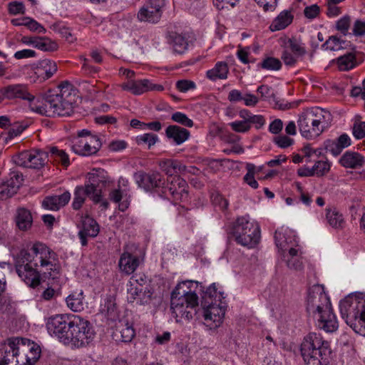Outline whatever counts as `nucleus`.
<instances>
[{
  "instance_id": "6",
  "label": "nucleus",
  "mask_w": 365,
  "mask_h": 365,
  "mask_svg": "<svg viewBox=\"0 0 365 365\" xmlns=\"http://www.w3.org/2000/svg\"><path fill=\"white\" fill-rule=\"evenodd\" d=\"M340 313L353 330L365 336V299L346 297L339 303Z\"/></svg>"
},
{
  "instance_id": "8",
  "label": "nucleus",
  "mask_w": 365,
  "mask_h": 365,
  "mask_svg": "<svg viewBox=\"0 0 365 365\" xmlns=\"http://www.w3.org/2000/svg\"><path fill=\"white\" fill-rule=\"evenodd\" d=\"M66 345L76 348L83 347L89 344L95 336V332L91 323L79 316H73L68 334Z\"/></svg>"
},
{
  "instance_id": "10",
  "label": "nucleus",
  "mask_w": 365,
  "mask_h": 365,
  "mask_svg": "<svg viewBox=\"0 0 365 365\" xmlns=\"http://www.w3.org/2000/svg\"><path fill=\"white\" fill-rule=\"evenodd\" d=\"M16 339L19 358L15 365H34L40 357V346L26 338Z\"/></svg>"
},
{
  "instance_id": "55",
  "label": "nucleus",
  "mask_w": 365,
  "mask_h": 365,
  "mask_svg": "<svg viewBox=\"0 0 365 365\" xmlns=\"http://www.w3.org/2000/svg\"><path fill=\"white\" fill-rule=\"evenodd\" d=\"M327 152H329L334 156H338L344 150L336 140H327L325 143Z\"/></svg>"
},
{
  "instance_id": "18",
  "label": "nucleus",
  "mask_w": 365,
  "mask_h": 365,
  "mask_svg": "<svg viewBox=\"0 0 365 365\" xmlns=\"http://www.w3.org/2000/svg\"><path fill=\"white\" fill-rule=\"evenodd\" d=\"M123 91L130 92L133 95H141L150 91H161L163 86L159 84H154L148 79L128 80L120 85Z\"/></svg>"
},
{
  "instance_id": "48",
  "label": "nucleus",
  "mask_w": 365,
  "mask_h": 365,
  "mask_svg": "<svg viewBox=\"0 0 365 365\" xmlns=\"http://www.w3.org/2000/svg\"><path fill=\"white\" fill-rule=\"evenodd\" d=\"M26 125L16 123L9 129L7 133L5 134L4 140L8 142L14 138L19 135L26 128Z\"/></svg>"
},
{
  "instance_id": "5",
  "label": "nucleus",
  "mask_w": 365,
  "mask_h": 365,
  "mask_svg": "<svg viewBox=\"0 0 365 365\" xmlns=\"http://www.w3.org/2000/svg\"><path fill=\"white\" fill-rule=\"evenodd\" d=\"M331 120L330 112L319 107L303 110L298 115L297 125L301 135L307 139L319 136Z\"/></svg>"
},
{
  "instance_id": "4",
  "label": "nucleus",
  "mask_w": 365,
  "mask_h": 365,
  "mask_svg": "<svg viewBox=\"0 0 365 365\" xmlns=\"http://www.w3.org/2000/svg\"><path fill=\"white\" fill-rule=\"evenodd\" d=\"M300 352L306 365H328L332 354L329 342L315 332L304 338Z\"/></svg>"
},
{
  "instance_id": "58",
  "label": "nucleus",
  "mask_w": 365,
  "mask_h": 365,
  "mask_svg": "<svg viewBox=\"0 0 365 365\" xmlns=\"http://www.w3.org/2000/svg\"><path fill=\"white\" fill-rule=\"evenodd\" d=\"M284 260L289 269L301 270L303 268V264L299 257H286Z\"/></svg>"
},
{
  "instance_id": "36",
  "label": "nucleus",
  "mask_w": 365,
  "mask_h": 365,
  "mask_svg": "<svg viewBox=\"0 0 365 365\" xmlns=\"http://www.w3.org/2000/svg\"><path fill=\"white\" fill-rule=\"evenodd\" d=\"M33 223V217L31 212L26 208H19L16 210V224L21 231L29 230Z\"/></svg>"
},
{
  "instance_id": "41",
  "label": "nucleus",
  "mask_w": 365,
  "mask_h": 365,
  "mask_svg": "<svg viewBox=\"0 0 365 365\" xmlns=\"http://www.w3.org/2000/svg\"><path fill=\"white\" fill-rule=\"evenodd\" d=\"M124 197H127V190H121L120 189H114L109 193V199L115 202V203H119V209L121 211H125L129 205V202L127 200H124L123 202H120V200Z\"/></svg>"
},
{
  "instance_id": "57",
  "label": "nucleus",
  "mask_w": 365,
  "mask_h": 365,
  "mask_svg": "<svg viewBox=\"0 0 365 365\" xmlns=\"http://www.w3.org/2000/svg\"><path fill=\"white\" fill-rule=\"evenodd\" d=\"M196 85L194 81L190 80H180L176 82V88L180 92H187L189 90L195 89Z\"/></svg>"
},
{
  "instance_id": "26",
  "label": "nucleus",
  "mask_w": 365,
  "mask_h": 365,
  "mask_svg": "<svg viewBox=\"0 0 365 365\" xmlns=\"http://www.w3.org/2000/svg\"><path fill=\"white\" fill-rule=\"evenodd\" d=\"M159 167L167 175L173 176L178 174H184L187 170V166L177 160L163 159L159 162Z\"/></svg>"
},
{
  "instance_id": "42",
  "label": "nucleus",
  "mask_w": 365,
  "mask_h": 365,
  "mask_svg": "<svg viewBox=\"0 0 365 365\" xmlns=\"http://www.w3.org/2000/svg\"><path fill=\"white\" fill-rule=\"evenodd\" d=\"M257 68H261L267 71H279L282 67V63L279 59L267 56L262 59V61L257 63Z\"/></svg>"
},
{
  "instance_id": "29",
  "label": "nucleus",
  "mask_w": 365,
  "mask_h": 365,
  "mask_svg": "<svg viewBox=\"0 0 365 365\" xmlns=\"http://www.w3.org/2000/svg\"><path fill=\"white\" fill-rule=\"evenodd\" d=\"M356 53L355 48H351V51L338 57L336 64L339 71H348L357 66Z\"/></svg>"
},
{
  "instance_id": "7",
  "label": "nucleus",
  "mask_w": 365,
  "mask_h": 365,
  "mask_svg": "<svg viewBox=\"0 0 365 365\" xmlns=\"http://www.w3.org/2000/svg\"><path fill=\"white\" fill-rule=\"evenodd\" d=\"M232 235L238 244L252 248L259 241V226L257 222L250 221L248 216L240 217L233 225Z\"/></svg>"
},
{
  "instance_id": "25",
  "label": "nucleus",
  "mask_w": 365,
  "mask_h": 365,
  "mask_svg": "<svg viewBox=\"0 0 365 365\" xmlns=\"http://www.w3.org/2000/svg\"><path fill=\"white\" fill-rule=\"evenodd\" d=\"M325 219L327 224L335 230H341L345 227L346 221L343 214L334 206L325 208Z\"/></svg>"
},
{
  "instance_id": "43",
  "label": "nucleus",
  "mask_w": 365,
  "mask_h": 365,
  "mask_svg": "<svg viewBox=\"0 0 365 365\" xmlns=\"http://www.w3.org/2000/svg\"><path fill=\"white\" fill-rule=\"evenodd\" d=\"M49 153L54 160L61 163L64 167L70 165L68 155L64 150H59L57 147H51L49 148Z\"/></svg>"
},
{
  "instance_id": "22",
  "label": "nucleus",
  "mask_w": 365,
  "mask_h": 365,
  "mask_svg": "<svg viewBox=\"0 0 365 365\" xmlns=\"http://www.w3.org/2000/svg\"><path fill=\"white\" fill-rule=\"evenodd\" d=\"M99 225L96 221L89 217H86L83 220V227L78 232V237L82 246L88 244L87 237H96L99 233Z\"/></svg>"
},
{
  "instance_id": "33",
  "label": "nucleus",
  "mask_w": 365,
  "mask_h": 365,
  "mask_svg": "<svg viewBox=\"0 0 365 365\" xmlns=\"http://www.w3.org/2000/svg\"><path fill=\"white\" fill-rule=\"evenodd\" d=\"M56 71L57 65L56 62L49 59H43L39 62L35 73L38 78L46 80L50 78Z\"/></svg>"
},
{
  "instance_id": "64",
  "label": "nucleus",
  "mask_w": 365,
  "mask_h": 365,
  "mask_svg": "<svg viewBox=\"0 0 365 365\" xmlns=\"http://www.w3.org/2000/svg\"><path fill=\"white\" fill-rule=\"evenodd\" d=\"M353 34L356 36H361L365 34V22L361 20H356L353 27Z\"/></svg>"
},
{
  "instance_id": "34",
  "label": "nucleus",
  "mask_w": 365,
  "mask_h": 365,
  "mask_svg": "<svg viewBox=\"0 0 365 365\" xmlns=\"http://www.w3.org/2000/svg\"><path fill=\"white\" fill-rule=\"evenodd\" d=\"M135 332L131 324L127 320L119 321L117 325L116 333H115V335L119 338V340L123 342H130L135 336Z\"/></svg>"
},
{
  "instance_id": "37",
  "label": "nucleus",
  "mask_w": 365,
  "mask_h": 365,
  "mask_svg": "<svg viewBox=\"0 0 365 365\" xmlns=\"http://www.w3.org/2000/svg\"><path fill=\"white\" fill-rule=\"evenodd\" d=\"M222 304V302L213 303L210 306H202L204 309L203 315H207L210 317H211L210 315H215V326H220L222 324L225 314V310Z\"/></svg>"
},
{
  "instance_id": "38",
  "label": "nucleus",
  "mask_w": 365,
  "mask_h": 365,
  "mask_svg": "<svg viewBox=\"0 0 365 365\" xmlns=\"http://www.w3.org/2000/svg\"><path fill=\"white\" fill-rule=\"evenodd\" d=\"M293 21V15L289 11H282L272 22L269 29L272 31H279L287 27Z\"/></svg>"
},
{
  "instance_id": "62",
  "label": "nucleus",
  "mask_w": 365,
  "mask_h": 365,
  "mask_svg": "<svg viewBox=\"0 0 365 365\" xmlns=\"http://www.w3.org/2000/svg\"><path fill=\"white\" fill-rule=\"evenodd\" d=\"M142 290H143V287H140L138 285H132V284H129V287L128 288V294H129L128 299L129 302H133L136 300Z\"/></svg>"
},
{
  "instance_id": "35",
  "label": "nucleus",
  "mask_w": 365,
  "mask_h": 365,
  "mask_svg": "<svg viewBox=\"0 0 365 365\" xmlns=\"http://www.w3.org/2000/svg\"><path fill=\"white\" fill-rule=\"evenodd\" d=\"M229 67L225 61H218L215 66L206 72V77L212 81L225 80L227 78Z\"/></svg>"
},
{
  "instance_id": "32",
  "label": "nucleus",
  "mask_w": 365,
  "mask_h": 365,
  "mask_svg": "<svg viewBox=\"0 0 365 365\" xmlns=\"http://www.w3.org/2000/svg\"><path fill=\"white\" fill-rule=\"evenodd\" d=\"M340 164L346 168H356L364 163V158L356 152L347 151L339 160Z\"/></svg>"
},
{
  "instance_id": "49",
  "label": "nucleus",
  "mask_w": 365,
  "mask_h": 365,
  "mask_svg": "<svg viewBox=\"0 0 365 365\" xmlns=\"http://www.w3.org/2000/svg\"><path fill=\"white\" fill-rule=\"evenodd\" d=\"M288 43L291 51L294 53L295 56H300L306 53L304 47L297 39L294 38H289Z\"/></svg>"
},
{
  "instance_id": "30",
  "label": "nucleus",
  "mask_w": 365,
  "mask_h": 365,
  "mask_svg": "<svg viewBox=\"0 0 365 365\" xmlns=\"http://www.w3.org/2000/svg\"><path fill=\"white\" fill-rule=\"evenodd\" d=\"M58 88H60V93L56 95L67 102L66 106L72 105L75 106L78 97L77 90L74 86L68 81H63L59 85Z\"/></svg>"
},
{
  "instance_id": "3",
  "label": "nucleus",
  "mask_w": 365,
  "mask_h": 365,
  "mask_svg": "<svg viewBox=\"0 0 365 365\" xmlns=\"http://www.w3.org/2000/svg\"><path fill=\"white\" fill-rule=\"evenodd\" d=\"M307 311L314 316L318 314V326L325 331L334 332L338 329L336 317L323 285L314 284L309 289Z\"/></svg>"
},
{
  "instance_id": "53",
  "label": "nucleus",
  "mask_w": 365,
  "mask_h": 365,
  "mask_svg": "<svg viewBox=\"0 0 365 365\" xmlns=\"http://www.w3.org/2000/svg\"><path fill=\"white\" fill-rule=\"evenodd\" d=\"M229 125L231 127L232 130L237 133H246L248 132L251 125L247 123V121L243 120H237L229 123Z\"/></svg>"
},
{
  "instance_id": "47",
  "label": "nucleus",
  "mask_w": 365,
  "mask_h": 365,
  "mask_svg": "<svg viewBox=\"0 0 365 365\" xmlns=\"http://www.w3.org/2000/svg\"><path fill=\"white\" fill-rule=\"evenodd\" d=\"M171 119L174 122L187 128H192L194 125L193 120L187 115L181 112H175L172 114Z\"/></svg>"
},
{
  "instance_id": "24",
  "label": "nucleus",
  "mask_w": 365,
  "mask_h": 365,
  "mask_svg": "<svg viewBox=\"0 0 365 365\" xmlns=\"http://www.w3.org/2000/svg\"><path fill=\"white\" fill-rule=\"evenodd\" d=\"M71 200V194L65 191L59 195H51L46 197L42 201V206L46 210L56 211L64 207Z\"/></svg>"
},
{
  "instance_id": "54",
  "label": "nucleus",
  "mask_w": 365,
  "mask_h": 365,
  "mask_svg": "<svg viewBox=\"0 0 365 365\" xmlns=\"http://www.w3.org/2000/svg\"><path fill=\"white\" fill-rule=\"evenodd\" d=\"M353 135L356 139H361L365 137V121H356L352 128Z\"/></svg>"
},
{
  "instance_id": "12",
  "label": "nucleus",
  "mask_w": 365,
  "mask_h": 365,
  "mask_svg": "<svg viewBox=\"0 0 365 365\" xmlns=\"http://www.w3.org/2000/svg\"><path fill=\"white\" fill-rule=\"evenodd\" d=\"M72 317L64 314H57L48 318L46 327L48 332L56 336L64 344L68 341V334L70 331V326Z\"/></svg>"
},
{
  "instance_id": "27",
  "label": "nucleus",
  "mask_w": 365,
  "mask_h": 365,
  "mask_svg": "<svg viewBox=\"0 0 365 365\" xmlns=\"http://www.w3.org/2000/svg\"><path fill=\"white\" fill-rule=\"evenodd\" d=\"M274 240L277 247L282 251L287 250L288 245H295V236L287 228L281 227L275 231Z\"/></svg>"
},
{
  "instance_id": "46",
  "label": "nucleus",
  "mask_w": 365,
  "mask_h": 365,
  "mask_svg": "<svg viewBox=\"0 0 365 365\" xmlns=\"http://www.w3.org/2000/svg\"><path fill=\"white\" fill-rule=\"evenodd\" d=\"M43 51H53L58 48L56 43L46 37H38L36 47Z\"/></svg>"
},
{
  "instance_id": "19",
  "label": "nucleus",
  "mask_w": 365,
  "mask_h": 365,
  "mask_svg": "<svg viewBox=\"0 0 365 365\" xmlns=\"http://www.w3.org/2000/svg\"><path fill=\"white\" fill-rule=\"evenodd\" d=\"M135 180L138 186L146 191H150L156 187H160L165 184L163 176L158 172L145 173L138 172L135 173Z\"/></svg>"
},
{
  "instance_id": "13",
  "label": "nucleus",
  "mask_w": 365,
  "mask_h": 365,
  "mask_svg": "<svg viewBox=\"0 0 365 365\" xmlns=\"http://www.w3.org/2000/svg\"><path fill=\"white\" fill-rule=\"evenodd\" d=\"M163 193L166 197H171L175 201H185L188 198V185L179 175L168 180L167 185L162 186Z\"/></svg>"
},
{
  "instance_id": "40",
  "label": "nucleus",
  "mask_w": 365,
  "mask_h": 365,
  "mask_svg": "<svg viewBox=\"0 0 365 365\" xmlns=\"http://www.w3.org/2000/svg\"><path fill=\"white\" fill-rule=\"evenodd\" d=\"M349 46H351L349 42L341 40L336 36H330L322 45V47L325 50L331 51H337L343 49H346Z\"/></svg>"
},
{
  "instance_id": "17",
  "label": "nucleus",
  "mask_w": 365,
  "mask_h": 365,
  "mask_svg": "<svg viewBox=\"0 0 365 365\" xmlns=\"http://www.w3.org/2000/svg\"><path fill=\"white\" fill-rule=\"evenodd\" d=\"M101 141L97 136H90L85 139H76L72 150L78 155L88 156L96 154L101 148Z\"/></svg>"
},
{
  "instance_id": "52",
  "label": "nucleus",
  "mask_w": 365,
  "mask_h": 365,
  "mask_svg": "<svg viewBox=\"0 0 365 365\" xmlns=\"http://www.w3.org/2000/svg\"><path fill=\"white\" fill-rule=\"evenodd\" d=\"M8 11L11 15L24 14L25 7L22 2L12 1L8 4Z\"/></svg>"
},
{
  "instance_id": "16",
  "label": "nucleus",
  "mask_w": 365,
  "mask_h": 365,
  "mask_svg": "<svg viewBox=\"0 0 365 365\" xmlns=\"http://www.w3.org/2000/svg\"><path fill=\"white\" fill-rule=\"evenodd\" d=\"M0 94L6 99L11 100L14 98H21L29 102L33 106L37 105L35 102V96L29 91L27 85L25 84H12L0 88Z\"/></svg>"
},
{
  "instance_id": "20",
  "label": "nucleus",
  "mask_w": 365,
  "mask_h": 365,
  "mask_svg": "<svg viewBox=\"0 0 365 365\" xmlns=\"http://www.w3.org/2000/svg\"><path fill=\"white\" fill-rule=\"evenodd\" d=\"M16 337H11L0 345V365L16 363L19 358Z\"/></svg>"
},
{
  "instance_id": "61",
  "label": "nucleus",
  "mask_w": 365,
  "mask_h": 365,
  "mask_svg": "<svg viewBox=\"0 0 365 365\" xmlns=\"http://www.w3.org/2000/svg\"><path fill=\"white\" fill-rule=\"evenodd\" d=\"M320 13V8L317 4H312L311 6L305 7L304 10V14L306 18L313 19L319 16Z\"/></svg>"
},
{
  "instance_id": "51",
  "label": "nucleus",
  "mask_w": 365,
  "mask_h": 365,
  "mask_svg": "<svg viewBox=\"0 0 365 365\" xmlns=\"http://www.w3.org/2000/svg\"><path fill=\"white\" fill-rule=\"evenodd\" d=\"M351 19L349 16H344L336 21V27L344 35H346L350 27Z\"/></svg>"
},
{
  "instance_id": "44",
  "label": "nucleus",
  "mask_w": 365,
  "mask_h": 365,
  "mask_svg": "<svg viewBox=\"0 0 365 365\" xmlns=\"http://www.w3.org/2000/svg\"><path fill=\"white\" fill-rule=\"evenodd\" d=\"M246 169L247 173L244 176V181L249 185L252 188L257 189L259 186L257 181L255 178L256 174V166L252 163H247Z\"/></svg>"
},
{
  "instance_id": "63",
  "label": "nucleus",
  "mask_w": 365,
  "mask_h": 365,
  "mask_svg": "<svg viewBox=\"0 0 365 365\" xmlns=\"http://www.w3.org/2000/svg\"><path fill=\"white\" fill-rule=\"evenodd\" d=\"M152 294L153 293L150 292L149 287H143V290L141 291V292L139 294V296L136 299L137 303L140 304H144L148 303L151 299Z\"/></svg>"
},
{
  "instance_id": "15",
  "label": "nucleus",
  "mask_w": 365,
  "mask_h": 365,
  "mask_svg": "<svg viewBox=\"0 0 365 365\" xmlns=\"http://www.w3.org/2000/svg\"><path fill=\"white\" fill-rule=\"evenodd\" d=\"M164 6L165 0H148L139 10L138 18L140 21L156 23L161 18Z\"/></svg>"
},
{
  "instance_id": "56",
  "label": "nucleus",
  "mask_w": 365,
  "mask_h": 365,
  "mask_svg": "<svg viewBox=\"0 0 365 365\" xmlns=\"http://www.w3.org/2000/svg\"><path fill=\"white\" fill-rule=\"evenodd\" d=\"M257 91L260 94V98L262 101L269 100L274 96L272 88L267 85H261L257 88Z\"/></svg>"
},
{
  "instance_id": "39",
  "label": "nucleus",
  "mask_w": 365,
  "mask_h": 365,
  "mask_svg": "<svg viewBox=\"0 0 365 365\" xmlns=\"http://www.w3.org/2000/svg\"><path fill=\"white\" fill-rule=\"evenodd\" d=\"M84 297L83 291L75 292L66 298L67 306L73 312H78L84 309Z\"/></svg>"
},
{
  "instance_id": "28",
  "label": "nucleus",
  "mask_w": 365,
  "mask_h": 365,
  "mask_svg": "<svg viewBox=\"0 0 365 365\" xmlns=\"http://www.w3.org/2000/svg\"><path fill=\"white\" fill-rule=\"evenodd\" d=\"M166 137L172 140L175 145H181L190 136V133L186 128L176 125H171L165 129Z\"/></svg>"
},
{
  "instance_id": "59",
  "label": "nucleus",
  "mask_w": 365,
  "mask_h": 365,
  "mask_svg": "<svg viewBox=\"0 0 365 365\" xmlns=\"http://www.w3.org/2000/svg\"><path fill=\"white\" fill-rule=\"evenodd\" d=\"M274 142L281 148H287L294 143V140L287 135H279L274 138Z\"/></svg>"
},
{
  "instance_id": "23",
  "label": "nucleus",
  "mask_w": 365,
  "mask_h": 365,
  "mask_svg": "<svg viewBox=\"0 0 365 365\" xmlns=\"http://www.w3.org/2000/svg\"><path fill=\"white\" fill-rule=\"evenodd\" d=\"M140 264L139 257L125 251L120 257L118 266L120 271L127 275L133 274Z\"/></svg>"
},
{
  "instance_id": "21",
  "label": "nucleus",
  "mask_w": 365,
  "mask_h": 365,
  "mask_svg": "<svg viewBox=\"0 0 365 365\" xmlns=\"http://www.w3.org/2000/svg\"><path fill=\"white\" fill-rule=\"evenodd\" d=\"M22 181V175L17 173H11L9 179L0 185V200H6L16 194Z\"/></svg>"
},
{
  "instance_id": "11",
  "label": "nucleus",
  "mask_w": 365,
  "mask_h": 365,
  "mask_svg": "<svg viewBox=\"0 0 365 365\" xmlns=\"http://www.w3.org/2000/svg\"><path fill=\"white\" fill-rule=\"evenodd\" d=\"M48 157V153L41 150H24L13 156V161L18 166L40 169L44 166Z\"/></svg>"
},
{
  "instance_id": "14",
  "label": "nucleus",
  "mask_w": 365,
  "mask_h": 365,
  "mask_svg": "<svg viewBox=\"0 0 365 365\" xmlns=\"http://www.w3.org/2000/svg\"><path fill=\"white\" fill-rule=\"evenodd\" d=\"M91 181V178L89 179ZM86 196L89 197L95 203L101 201V191L97 188V186L91 182L86 184L84 186H77L74 190V197L72 202V207L75 210L81 208L85 202Z\"/></svg>"
},
{
  "instance_id": "9",
  "label": "nucleus",
  "mask_w": 365,
  "mask_h": 365,
  "mask_svg": "<svg viewBox=\"0 0 365 365\" xmlns=\"http://www.w3.org/2000/svg\"><path fill=\"white\" fill-rule=\"evenodd\" d=\"M66 103H67L66 101L55 94L48 96L43 103L35 106L31 104L30 108L46 116H69L73 113L74 106L72 105L67 106Z\"/></svg>"
},
{
  "instance_id": "50",
  "label": "nucleus",
  "mask_w": 365,
  "mask_h": 365,
  "mask_svg": "<svg viewBox=\"0 0 365 365\" xmlns=\"http://www.w3.org/2000/svg\"><path fill=\"white\" fill-rule=\"evenodd\" d=\"M330 169L329 164L326 161L319 160L312 167L314 175L323 176L329 172Z\"/></svg>"
},
{
  "instance_id": "2",
  "label": "nucleus",
  "mask_w": 365,
  "mask_h": 365,
  "mask_svg": "<svg viewBox=\"0 0 365 365\" xmlns=\"http://www.w3.org/2000/svg\"><path fill=\"white\" fill-rule=\"evenodd\" d=\"M202 286L196 281L187 280L177 284L171 293L170 309L176 319L189 320L192 318L190 309L198 306V293H201V306H210L221 302L225 298L224 292L217 291L215 283L203 291ZM178 321V319H177Z\"/></svg>"
},
{
  "instance_id": "45",
  "label": "nucleus",
  "mask_w": 365,
  "mask_h": 365,
  "mask_svg": "<svg viewBox=\"0 0 365 365\" xmlns=\"http://www.w3.org/2000/svg\"><path fill=\"white\" fill-rule=\"evenodd\" d=\"M158 140V137L154 133H145L135 137V143L138 145H147L148 148L153 146Z\"/></svg>"
},
{
  "instance_id": "31",
  "label": "nucleus",
  "mask_w": 365,
  "mask_h": 365,
  "mask_svg": "<svg viewBox=\"0 0 365 365\" xmlns=\"http://www.w3.org/2000/svg\"><path fill=\"white\" fill-rule=\"evenodd\" d=\"M168 42L172 45L173 51L179 54L184 53L189 45L187 36L176 32H170L169 34Z\"/></svg>"
},
{
  "instance_id": "1",
  "label": "nucleus",
  "mask_w": 365,
  "mask_h": 365,
  "mask_svg": "<svg viewBox=\"0 0 365 365\" xmlns=\"http://www.w3.org/2000/svg\"><path fill=\"white\" fill-rule=\"evenodd\" d=\"M56 253L46 244L33 243L30 248L21 250L15 259L19 277L29 287L36 288L43 278L56 279L60 274Z\"/></svg>"
},
{
  "instance_id": "60",
  "label": "nucleus",
  "mask_w": 365,
  "mask_h": 365,
  "mask_svg": "<svg viewBox=\"0 0 365 365\" xmlns=\"http://www.w3.org/2000/svg\"><path fill=\"white\" fill-rule=\"evenodd\" d=\"M129 284H132V285H138L140 287H148V280L145 274H138L133 275L130 281Z\"/></svg>"
}]
</instances>
